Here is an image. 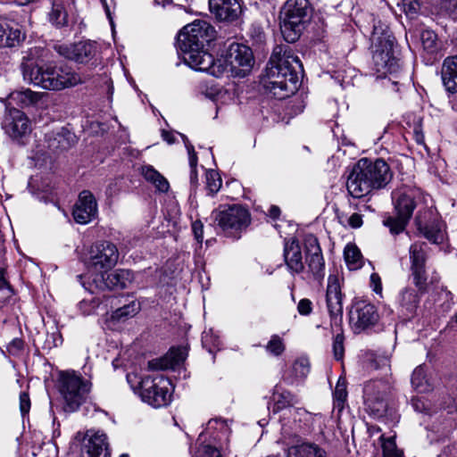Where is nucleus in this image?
Masks as SVG:
<instances>
[{
	"label": "nucleus",
	"instance_id": "a19ab883",
	"mask_svg": "<svg viewBox=\"0 0 457 457\" xmlns=\"http://www.w3.org/2000/svg\"><path fill=\"white\" fill-rule=\"evenodd\" d=\"M294 396L290 392L284 391L273 394L274 407L273 411L277 412L290 406L293 403Z\"/></svg>",
	"mask_w": 457,
	"mask_h": 457
},
{
	"label": "nucleus",
	"instance_id": "412c9836",
	"mask_svg": "<svg viewBox=\"0 0 457 457\" xmlns=\"http://www.w3.org/2000/svg\"><path fill=\"white\" fill-rule=\"evenodd\" d=\"M284 258L288 270L292 274H300L304 270L299 242L290 238L285 243Z\"/></svg>",
	"mask_w": 457,
	"mask_h": 457
},
{
	"label": "nucleus",
	"instance_id": "dca6fc26",
	"mask_svg": "<svg viewBox=\"0 0 457 457\" xmlns=\"http://www.w3.org/2000/svg\"><path fill=\"white\" fill-rule=\"evenodd\" d=\"M304 247L309 272L315 280L320 281L324 277L325 262L317 237L306 235Z\"/></svg>",
	"mask_w": 457,
	"mask_h": 457
},
{
	"label": "nucleus",
	"instance_id": "f8f14e48",
	"mask_svg": "<svg viewBox=\"0 0 457 457\" xmlns=\"http://www.w3.org/2000/svg\"><path fill=\"white\" fill-rule=\"evenodd\" d=\"M90 266L87 270H93L99 273L109 270L114 267L119 259L117 246L110 241H99L92 245L89 250Z\"/></svg>",
	"mask_w": 457,
	"mask_h": 457
},
{
	"label": "nucleus",
	"instance_id": "39448f33",
	"mask_svg": "<svg viewBox=\"0 0 457 457\" xmlns=\"http://www.w3.org/2000/svg\"><path fill=\"white\" fill-rule=\"evenodd\" d=\"M21 68L25 81L46 90H62L80 81L79 76L68 67L38 66L34 61L24 59Z\"/></svg>",
	"mask_w": 457,
	"mask_h": 457
},
{
	"label": "nucleus",
	"instance_id": "ddd939ff",
	"mask_svg": "<svg viewBox=\"0 0 457 457\" xmlns=\"http://www.w3.org/2000/svg\"><path fill=\"white\" fill-rule=\"evenodd\" d=\"M134 280V274L129 270L120 269L108 273V270L96 273L90 284V290L93 286L96 289H123L128 287Z\"/></svg>",
	"mask_w": 457,
	"mask_h": 457
},
{
	"label": "nucleus",
	"instance_id": "58836bf2",
	"mask_svg": "<svg viewBox=\"0 0 457 457\" xmlns=\"http://www.w3.org/2000/svg\"><path fill=\"white\" fill-rule=\"evenodd\" d=\"M411 385L420 393L426 392L429 389L426 372L422 366L417 367L411 375Z\"/></svg>",
	"mask_w": 457,
	"mask_h": 457
},
{
	"label": "nucleus",
	"instance_id": "c85d7f7f",
	"mask_svg": "<svg viewBox=\"0 0 457 457\" xmlns=\"http://www.w3.org/2000/svg\"><path fill=\"white\" fill-rule=\"evenodd\" d=\"M44 96L43 93L34 92L29 88L16 90L10 94V100L21 108L36 105Z\"/></svg>",
	"mask_w": 457,
	"mask_h": 457
},
{
	"label": "nucleus",
	"instance_id": "5701e85b",
	"mask_svg": "<svg viewBox=\"0 0 457 457\" xmlns=\"http://www.w3.org/2000/svg\"><path fill=\"white\" fill-rule=\"evenodd\" d=\"M187 354L185 348H172L164 357L148 361V368L152 370L175 369L186 360Z\"/></svg>",
	"mask_w": 457,
	"mask_h": 457
},
{
	"label": "nucleus",
	"instance_id": "0eeeda50",
	"mask_svg": "<svg viewBox=\"0 0 457 457\" xmlns=\"http://www.w3.org/2000/svg\"><path fill=\"white\" fill-rule=\"evenodd\" d=\"M392 389L388 378L371 379L363 386L365 411L373 418L380 419L390 411L389 395Z\"/></svg>",
	"mask_w": 457,
	"mask_h": 457
},
{
	"label": "nucleus",
	"instance_id": "680f3d73",
	"mask_svg": "<svg viewBox=\"0 0 457 457\" xmlns=\"http://www.w3.org/2000/svg\"><path fill=\"white\" fill-rule=\"evenodd\" d=\"M297 311L301 315H309L312 312V303L307 298L301 299L297 304Z\"/></svg>",
	"mask_w": 457,
	"mask_h": 457
},
{
	"label": "nucleus",
	"instance_id": "72a5a7b5",
	"mask_svg": "<svg viewBox=\"0 0 457 457\" xmlns=\"http://www.w3.org/2000/svg\"><path fill=\"white\" fill-rule=\"evenodd\" d=\"M399 305L407 312H413L419 303V295L415 289L405 287L398 295Z\"/></svg>",
	"mask_w": 457,
	"mask_h": 457
},
{
	"label": "nucleus",
	"instance_id": "aec40b11",
	"mask_svg": "<svg viewBox=\"0 0 457 457\" xmlns=\"http://www.w3.org/2000/svg\"><path fill=\"white\" fill-rule=\"evenodd\" d=\"M46 140L48 153L59 155L72 147L77 142V137L74 133L62 128L58 132L48 133Z\"/></svg>",
	"mask_w": 457,
	"mask_h": 457
},
{
	"label": "nucleus",
	"instance_id": "b1692460",
	"mask_svg": "<svg viewBox=\"0 0 457 457\" xmlns=\"http://www.w3.org/2000/svg\"><path fill=\"white\" fill-rule=\"evenodd\" d=\"M229 434L230 428L226 420L212 419L208 421L205 432L200 434L198 441L203 442L206 436H210L214 443H221V441L228 439Z\"/></svg>",
	"mask_w": 457,
	"mask_h": 457
},
{
	"label": "nucleus",
	"instance_id": "a18cd8bd",
	"mask_svg": "<svg viewBox=\"0 0 457 457\" xmlns=\"http://www.w3.org/2000/svg\"><path fill=\"white\" fill-rule=\"evenodd\" d=\"M382 440L383 457H403V453L396 447L394 437L384 438L380 436Z\"/></svg>",
	"mask_w": 457,
	"mask_h": 457
},
{
	"label": "nucleus",
	"instance_id": "f3484780",
	"mask_svg": "<svg viewBox=\"0 0 457 457\" xmlns=\"http://www.w3.org/2000/svg\"><path fill=\"white\" fill-rule=\"evenodd\" d=\"M211 13L220 21L232 22L243 12L240 0H209Z\"/></svg>",
	"mask_w": 457,
	"mask_h": 457
},
{
	"label": "nucleus",
	"instance_id": "774afa93",
	"mask_svg": "<svg viewBox=\"0 0 457 457\" xmlns=\"http://www.w3.org/2000/svg\"><path fill=\"white\" fill-rule=\"evenodd\" d=\"M288 411H289V414L294 417L295 421H296V420L301 421V419L303 416L308 415L307 411L303 409L293 408V409H289Z\"/></svg>",
	"mask_w": 457,
	"mask_h": 457
},
{
	"label": "nucleus",
	"instance_id": "1a4fd4ad",
	"mask_svg": "<svg viewBox=\"0 0 457 457\" xmlns=\"http://www.w3.org/2000/svg\"><path fill=\"white\" fill-rule=\"evenodd\" d=\"M58 389L69 411H77L85 400V386L81 374L75 370L60 371Z\"/></svg>",
	"mask_w": 457,
	"mask_h": 457
},
{
	"label": "nucleus",
	"instance_id": "f704fd0d",
	"mask_svg": "<svg viewBox=\"0 0 457 457\" xmlns=\"http://www.w3.org/2000/svg\"><path fill=\"white\" fill-rule=\"evenodd\" d=\"M53 163L54 159L50 156V153L37 152L29 158L28 168L37 170H52Z\"/></svg>",
	"mask_w": 457,
	"mask_h": 457
},
{
	"label": "nucleus",
	"instance_id": "4468645a",
	"mask_svg": "<svg viewBox=\"0 0 457 457\" xmlns=\"http://www.w3.org/2000/svg\"><path fill=\"white\" fill-rule=\"evenodd\" d=\"M426 243H414L410 246L411 271L413 283L420 292L427 288Z\"/></svg>",
	"mask_w": 457,
	"mask_h": 457
},
{
	"label": "nucleus",
	"instance_id": "6e6552de",
	"mask_svg": "<svg viewBox=\"0 0 457 457\" xmlns=\"http://www.w3.org/2000/svg\"><path fill=\"white\" fill-rule=\"evenodd\" d=\"M139 395L154 408L167 406L171 401V383L162 375L146 376L139 382Z\"/></svg>",
	"mask_w": 457,
	"mask_h": 457
},
{
	"label": "nucleus",
	"instance_id": "09e8293b",
	"mask_svg": "<svg viewBox=\"0 0 457 457\" xmlns=\"http://www.w3.org/2000/svg\"><path fill=\"white\" fill-rule=\"evenodd\" d=\"M206 188L211 194H216L222 186L220 173H205Z\"/></svg>",
	"mask_w": 457,
	"mask_h": 457
},
{
	"label": "nucleus",
	"instance_id": "2f4dec72",
	"mask_svg": "<svg viewBox=\"0 0 457 457\" xmlns=\"http://www.w3.org/2000/svg\"><path fill=\"white\" fill-rule=\"evenodd\" d=\"M389 167L387 163L380 158L372 161L370 158L364 157L360 159L354 163L352 171H388Z\"/></svg>",
	"mask_w": 457,
	"mask_h": 457
},
{
	"label": "nucleus",
	"instance_id": "69168bd1",
	"mask_svg": "<svg viewBox=\"0 0 457 457\" xmlns=\"http://www.w3.org/2000/svg\"><path fill=\"white\" fill-rule=\"evenodd\" d=\"M437 457H457V445L446 446Z\"/></svg>",
	"mask_w": 457,
	"mask_h": 457
},
{
	"label": "nucleus",
	"instance_id": "4be33fe9",
	"mask_svg": "<svg viewBox=\"0 0 457 457\" xmlns=\"http://www.w3.org/2000/svg\"><path fill=\"white\" fill-rule=\"evenodd\" d=\"M368 175H380V173H350L346 187L353 197L361 198L372 190V182Z\"/></svg>",
	"mask_w": 457,
	"mask_h": 457
},
{
	"label": "nucleus",
	"instance_id": "c03bdc74",
	"mask_svg": "<svg viewBox=\"0 0 457 457\" xmlns=\"http://www.w3.org/2000/svg\"><path fill=\"white\" fill-rule=\"evenodd\" d=\"M86 440V433L82 431H79L70 445V452L71 454L76 455L78 457H84V449L85 445L84 441Z\"/></svg>",
	"mask_w": 457,
	"mask_h": 457
},
{
	"label": "nucleus",
	"instance_id": "c9c22d12",
	"mask_svg": "<svg viewBox=\"0 0 457 457\" xmlns=\"http://www.w3.org/2000/svg\"><path fill=\"white\" fill-rule=\"evenodd\" d=\"M140 310V303L137 301H131L128 304L116 309L112 313V320L117 321H124L129 318L134 317Z\"/></svg>",
	"mask_w": 457,
	"mask_h": 457
},
{
	"label": "nucleus",
	"instance_id": "bb28decb",
	"mask_svg": "<svg viewBox=\"0 0 457 457\" xmlns=\"http://www.w3.org/2000/svg\"><path fill=\"white\" fill-rule=\"evenodd\" d=\"M441 77L443 84L448 92H457V56L445 59Z\"/></svg>",
	"mask_w": 457,
	"mask_h": 457
},
{
	"label": "nucleus",
	"instance_id": "de8ad7c7",
	"mask_svg": "<svg viewBox=\"0 0 457 457\" xmlns=\"http://www.w3.org/2000/svg\"><path fill=\"white\" fill-rule=\"evenodd\" d=\"M195 457H222V454L218 446L201 443L195 452Z\"/></svg>",
	"mask_w": 457,
	"mask_h": 457
},
{
	"label": "nucleus",
	"instance_id": "8fccbe9b",
	"mask_svg": "<svg viewBox=\"0 0 457 457\" xmlns=\"http://www.w3.org/2000/svg\"><path fill=\"white\" fill-rule=\"evenodd\" d=\"M344 340H345V337H344V335L342 332L337 333L334 337L332 348H333L334 357L337 361L342 360L344 357V353H345Z\"/></svg>",
	"mask_w": 457,
	"mask_h": 457
},
{
	"label": "nucleus",
	"instance_id": "4c0bfd02",
	"mask_svg": "<svg viewBox=\"0 0 457 457\" xmlns=\"http://www.w3.org/2000/svg\"><path fill=\"white\" fill-rule=\"evenodd\" d=\"M346 380L339 378L334 391V408L341 411L347 399Z\"/></svg>",
	"mask_w": 457,
	"mask_h": 457
},
{
	"label": "nucleus",
	"instance_id": "5fc2aeb1",
	"mask_svg": "<svg viewBox=\"0 0 457 457\" xmlns=\"http://www.w3.org/2000/svg\"><path fill=\"white\" fill-rule=\"evenodd\" d=\"M179 135L182 137L186 149L187 151L190 168L194 170H195L197 164V156L194 145L189 142L188 138L185 135Z\"/></svg>",
	"mask_w": 457,
	"mask_h": 457
},
{
	"label": "nucleus",
	"instance_id": "9b49d317",
	"mask_svg": "<svg viewBox=\"0 0 457 457\" xmlns=\"http://www.w3.org/2000/svg\"><path fill=\"white\" fill-rule=\"evenodd\" d=\"M218 61H220L225 66L224 73L229 70L232 76L240 78L245 77L253 65L252 50L238 43H232L228 46L225 59H215V62Z\"/></svg>",
	"mask_w": 457,
	"mask_h": 457
},
{
	"label": "nucleus",
	"instance_id": "9d476101",
	"mask_svg": "<svg viewBox=\"0 0 457 457\" xmlns=\"http://www.w3.org/2000/svg\"><path fill=\"white\" fill-rule=\"evenodd\" d=\"M251 214L247 208L233 204L215 213L218 226L228 236L238 237L251 223Z\"/></svg>",
	"mask_w": 457,
	"mask_h": 457
},
{
	"label": "nucleus",
	"instance_id": "2eb2a0df",
	"mask_svg": "<svg viewBox=\"0 0 457 457\" xmlns=\"http://www.w3.org/2000/svg\"><path fill=\"white\" fill-rule=\"evenodd\" d=\"M378 320L376 307L364 301L355 303L350 311V324L354 333L373 327Z\"/></svg>",
	"mask_w": 457,
	"mask_h": 457
},
{
	"label": "nucleus",
	"instance_id": "338daca9",
	"mask_svg": "<svg viewBox=\"0 0 457 457\" xmlns=\"http://www.w3.org/2000/svg\"><path fill=\"white\" fill-rule=\"evenodd\" d=\"M349 225L353 228H358L362 225V217L359 213H353L348 220Z\"/></svg>",
	"mask_w": 457,
	"mask_h": 457
},
{
	"label": "nucleus",
	"instance_id": "423d86ee",
	"mask_svg": "<svg viewBox=\"0 0 457 457\" xmlns=\"http://www.w3.org/2000/svg\"><path fill=\"white\" fill-rule=\"evenodd\" d=\"M312 6L309 0H287L280 12V29L284 38L295 42L303 28V23L310 18Z\"/></svg>",
	"mask_w": 457,
	"mask_h": 457
},
{
	"label": "nucleus",
	"instance_id": "20e7f679",
	"mask_svg": "<svg viewBox=\"0 0 457 457\" xmlns=\"http://www.w3.org/2000/svg\"><path fill=\"white\" fill-rule=\"evenodd\" d=\"M395 216H387L383 225L389 228L392 235H398L405 229L416 206L422 204L431 216L436 212L433 200L429 195L424 194L420 188L403 187L392 193Z\"/></svg>",
	"mask_w": 457,
	"mask_h": 457
},
{
	"label": "nucleus",
	"instance_id": "cd10ccee",
	"mask_svg": "<svg viewBox=\"0 0 457 457\" xmlns=\"http://www.w3.org/2000/svg\"><path fill=\"white\" fill-rule=\"evenodd\" d=\"M87 436V457H110L107 436L104 432L98 430Z\"/></svg>",
	"mask_w": 457,
	"mask_h": 457
},
{
	"label": "nucleus",
	"instance_id": "13d9d810",
	"mask_svg": "<svg viewBox=\"0 0 457 457\" xmlns=\"http://www.w3.org/2000/svg\"><path fill=\"white\" fill-rule=\"evenodd\" d=\"M370 287L372 291L382 297L383 287L381 278L378 273H372L370 278Z\"/></svg>",
	"mask_w": 457,
	"mask_h": 457
},
{
	"label": "nucleus",
	"instance_id": "393cba45",
	"mask_svg": "<svg viewBox=\"0 0 457 457\" xmlns=\"http://www.w3.org/2000/svg\"><path fill=\"white\" fill-rule=\"evenodd\" d=\"M326 452L320 445L310 442H299L288 447L287 457H326Z\"/></svg>",
	"mask_w": 457,
	"mask_h": 457
},
{
	"label": "nucleus",
	"instance_id": "bf43d9fd",
	"mask_svg": "<svg viewBox=\"0 0 457 457\" xmlns=\"http://www.w3.org/2000/svg\"><path fill=\"white\" fill-rule=\"evenodd\" d=\"M40 173H36L35 175L30 176L28 186L31 190H37V191H43L47 192L48 191V185L45 183L38 184V178Z\"/></svg>",
	"mask_w": 457,
	"mask_h": 457
},
{
	"label": "nucleus",
	"instance_id": "79ce46f5",
	"mask_svg": "<svg viewBox=\"0 0 457 457\" xmlns=\"http://www.w3.org/2000/svg\"><path fill=\"white\" fill-rule=\"evenodd\" d=\"M419 229L424 237L433 244L438 245L444 240L443 231L434 226H420Z\"/></svg>",
	"mask_w": 457,
	"mask_h": 457
},
{
	"label": "nucleus",
	"instance_id": "f03ea898",
	"mask_svg": "<svg viewBox=\"0 0 457 457\" xmlns=\"http://www.w3.org/2000/svg\"><path fill=\"white\" fill-rule=\"evenodd\" d=\"M302 63L290 50L277 46L266 69L264 87L276 98L285 99L298 88Z\"/></svg>",
	"mask_w": 457,
	"mask_h": 457
},
{
	"label": "nucleus",
	"instance_id": "e2e57ef3",
	"mask_svg": "<svg viewBox=\"0 0 457 457\" xmlns=\"http://www.w3.org/2000/svg\"><path fill=\"white\" fill-rule=\"evenodd\" d=\"M192 230L194 236L198 243L203 241L204 237V225L200 220H195L192 223Z\"/></svg>",
	"mask_w": 457,
	"mask_h": 457
},
{
	"label": "nucleus",
	"instance_id": "f257e3e1",
	"mask_svg": "<svg viewBox=\"0 0 457 457\" xmlns=\"http://www.w3.org/2000/svg\"><path fill=\"white\" fill-rule=\"evenodd\" d=\"M214 32L209 22L196 20L182 29L178 36V45L186 64L218 78L224 74L225 66L220 61L215 62L213 55L203 49L212 40Z\"/></svg>",
	"mask_w": 457,
	"mask_h": 457
},
{
	"label": "nucleus",
	"instance_id": "7c9ffc66",
	"mask_svg": "<svg viewBox=\"0 0 457 457\" xmlns=\"http://www.w3.org/2000/svg\"><path fill=\"white\" fill-rule=\"evenodd\" d=\"M68 11L62 1H54L48 14L49 21L57 28H62L69 22Z\"/></svg>",
	"mask_w": 457,
	"mask_h": 457
},
{
	"label": "nucleus",
	"instance_id": "a211bd4d",
	"mask_svg": "<svg viewBox=\"0 0 457 457\" xmlns=\"http://www.w3.org/2000/svg\"><path fill=\"white\" fill-rule=\"evenodd\" d=\"M326 303L331 317L337 319L338 316H342L343 294L341 291V279L338 275L330 274L328 278Z\"/></svg>",
	"mask_w": 457,
	"mask_h": 457
},
{
	"label": "nucleus",
	"instance_id": "c756f323",
	"mask_svg": "<svg viewBox=\"0 0 457 457\" xmlns=\"http://www.w3.org/2000/svg\"><path fill=\"white\" fill-rule=\"evenodd\" d=\"M59 53L69 60L82 63L86 57V42L60 46Z\"/></svg>",
	"mask_w": 457,
	"mask_h": 457
},
{
	"label": "nucleus",
	"instance_id": "3c124183",
	"mask_svg": "<svg viewBox=\"0 0 457 457\" xmlns=\"http://www.w3.org/2000/svg\"><path fill=\"white\" fill-rule=\"evenodd\" d=\"M266 348L270 353L278 356L284 352L285 345L282 339L278 336L274 335L267 344Z\"/></svg>",
	"mask_w": 457,
	"mask_h": 457
},
{
	"label": "nucleus",
	"instance_id": "4d7b16f0",
	"mask_svg": "<svg viewBox=\"0 0 457 457\" xmlns=\"http://www.w3.org/2000/svg\"><path fill=\"white\" fill-rule=\"evenodd\" d=\"M420 8V0H403V9L408 15L416 14Z\"/></svg>",
	"mask_w": 457,
	"mask_h": 457
},
{
	"label": "nucleus",
	"instance_id": "0e129e2a",
	"mask_svg": "<svg viewBox=\"0 0 457 457\" xmlns=\"http://www.w3.org/2000/svg\"><path fill=\"white\" fill-rule=\"evenodd\" d=\"M7 24L10 28H12V29L5 30V33H4L5 35H4V38L10 37L11 39H12L13 38L12 37V30H14V29L17 30L20 34H25L24 32L21 31V26L18 23H16L15 21L8 20Z\"/></svg>",
	"mask_w": 457,
	"mask_h": 457
},
{
	"label": "nucleus",
	"instance_id": "7ed1b4c3",
	"mask_svg": "<svg viewBox=\"0 0 457 457\" xmlns=\"http://www.w3.org/2000/svg\"><path fill=\"white\" fill-rule=\"evenodd\" d=\"M373 71L377 78H386L387 82L397 85L399 79L398 72L401 65L394 53V37L388 26L378 21L374 22L373 31L370 37Z\"/></svg>",
	"mask_w": 457,
	"mask_h": 457
},
{
	"label": "nucleus",
	"instance_id": "6ab92c4d",
	"mask_svg": "<svg viewBox=\"0 0 457 457\" xmlns=\"http://www.w3.org/2000/svg\"><path fill=\"white\" fill-rule=\"evenodd\" d=\"M2 128L11 137L18 138L29 131V121L23 112L12 108L4 116Z\"/></svg>",
	"mask_w": 457,
	"mask_h": 457
},
{
	"label": "nucleus",
	"instance_id": "052dcab7",
	"mask_svg": "<svg viewBox=\"0 0 457 457\" xmlns=\"http://www.w3.org/2000/svg\"><path fill=\"white\" fill-rule=\"evenodd\" d=\"M20 410L22 416L28 414L30 410V399L27 392L20 394Z\"/></svg>",
	"mask_w": 457,
	"mask_h": 457
},
{
	"label": "nucleus",
	"instance_id": "37998d69",
	"mask_svg": "<svg viewBox=\"0 0 457 457\" xmlns=\"http://www.w3.org/2000/svg\"><path fill=\"white\" fill-rule=\"evenodd\" d=\"M146 181L153 184L159 192H167L170 185L162 173H142Z\"/></svg>",
	"mask_w": 457,
	"mask_h": 457
},
{
	"label": "nucleus",
	"instance_id": "473e14b6",
	"mask_svg": "<svg viewBox=\"0 0 457 457\" xmlns=\"http://www.w3.org/2000/svg\"><path fill=\"white\" fill-rule=\"evenodd\" d=\"M8 20L0 18V46L2 47H16L19 46L25 39V34H20L17 30H12V39L4 37L6 29H12L7 24Z\"/></svg>",
	"mask_w": 457,
	"mask_h": 457
},
{
	"label": "nucleus",
	"instance_id": "603ef678",
	"mask_svg": "<svg viewBox=\"0 0 457 457\" xmlns=\"http://www.w3.org/2000/svg\"><path fill=\"white\" fill-rule=\"evenodd\" d=\"M104 85L107 96L104 99H102L99 112L106 113L112 108V86L110 79H105Z\"/></svg>",
	"mask_w": 457,
	"mask_h": 457
},
{
	"label": "nucleus",
	"instance_id": "ea45409f",
	"mask_svg": "<svg viewBox=\"0 0 457 457\" xmlns=\"http://www.w3.org/2000/svg\"><path fill=\"white\" fill-rule=\"evenodd\" d=\"M72 217L75 222L79 224H86V191L79 193V200L72 209Z\"/></svg>",
	"mask_w": 457,
	"mask_h": 457
},
{
	"label": "nucleus",
	"instance_id": "e433bc0d",
	"mask_svg": "<svg viewBox=\"0 0 457 457\" xmlns=\"http://www.w3.org/2000/svg\"><path fill=\"white\" fill-rule=\"evenodd\" d=\"M344 255L350 270H357L362 266V256L356 245L348 244L345 248Z\"/></svg>",
	"mask_w": 457,
	"mask_h": 457
},
{
	"label": "nucleus",
	"instance_id": "a878e982",
	"mask_svg": "<svg viewBox=\"0 0 457 457\" xmlns=\"http://www.w3.org/2000/svg\"><path fill=\"white\" fill-rule=\"evenodd\" d=\"M310 373V361L305 357L296 359L292 366L285 372L284 379L290 385L304 380Z\"/></svg>",
	"mask_w": 457,
	"mask_h": 457
},
{
	"label": "nucleus",
	"instance_id": "49530a36",
	"mask_svg": "<svg viewBox=\"0 0 457 457\" xmlns=\"http://www.w3.org/2000/svg\"><path fill=\"white\" fill-rule=\"evenodd\" d=\"M423 48L428 53H434L437 49L436 34L432 30H423L420 35Z\"/></svg>",
	"mask_w": 457,
	"mask_h": 457
},
{
	"label": "nucleus",
	"instance_id": "864d4df0",
	"mask_svg": "<svg viewBox=\"0 0 457 457\" xmlns=\"http://www.w3.org/2000/svg\"><path fill=\"white\" fill-rule=\"evenodd\" d=\"M369 179L372 182V189L384 187L392 179V173H380V175H368Z\"/></svg>",
	"mask_w": 457,
	"mask_h": 457
},
{
	"label": "nucleus",
	"instance_id": "6e6d98bb",
	"mask_svg": "<svg viewBox=\"0 0 457 457\" xmlns=\"http://www.w3.org/2000/svg\"><path fill=\"white\" fill-rule=\"evenodd\" d=\"M87 223L97 218V204L94 195L87 191Z\"/></svg>",
	"mask_w": 457,
	"mask_h": 457
}]
</instances>
